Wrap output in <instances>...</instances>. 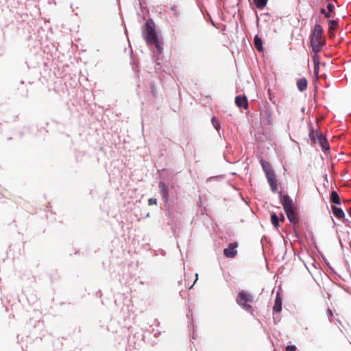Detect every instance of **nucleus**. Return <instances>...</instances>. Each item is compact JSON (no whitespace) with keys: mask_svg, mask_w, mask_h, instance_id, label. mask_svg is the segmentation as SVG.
I'll use <instances>...</instances> for the list:
<instances>
[{"mask_svg":"<svg viewBox=\"0 0 351 351\" xmlns=\"http://www.w3.org/2000/svg\"><path fill=\"white\" fill-rule=\"evenodd\" d=\"M278 196L288 220L291 223L295 225L298 223L299 219L296 208L293 204L292 199L287 194L283 195L281 191L278 192Z\"/></svg>","mask_w":351,"mask_h":351,"instance_id":"nucleus-1","label":"nucleus"},{"mask_svg":"<svg viewBox=\"0 0 351 351\" xmlns=\"http://www.w3.org/2000/svg\"><path fill=\"white\" fill-rule=\"evenodd\" d=\"M143 36L147 44H160V39L156 31L155 24L152 19L146 22L145 29L143 31Z\"/></svg>","mask_w":351,"mask_h":351,"instance_id":"nucleus-2","label":"nucleus"},{"mask_svg":"<svg viewBox=\"0 0 351 351\" xmlns=\"http://www.w3.org/2000/svg\"><path fill=\"white\" fill-rule=\"evenodd\" d=\"M316 136H315L314 129L310 127L309 138L313 144H315L317 141L324 152L330 150V145L326 138L323 135L320 130H316Z\"/></svg>","mask_w":351,"mask_h":351,"instance_id":"nucleus-3","label":"nucleus"},{"mask_svg":"<svg viewBox=\"0 0 351 351\" xmlns=\"http://www.w3.org/2000/svg\"><path fill=\"white\" fill-rule=\"evenodd\" d=\"M254 302L253 297L251 294L245 291H241L237 295V302L243 307L246 311L252 313L253 308L250 303Z\"/></svg>","mask_w":351,"mask_h":351,"instance_id":"nucleus-4","label":"nucleus"},{"mask_svg":"<svg viewBox=\"0 0 351 351\" xmlns=\"http://www.w3.org/2000/svg\"><path fill=\"white\" fill-rule=\"evenodd\" d=\"M325 42L323 28L319 24L316 23L311 36V44H325Z\"/></svg>","mask_w":351,"mask_h":351,"instance_id":"nucleus-5","label":"nucleus"},{"mask_svg":"<svg viewBox=\"0 0 351 351\" xmlns=\"http://www.w3.org/2000/svg\"><path fill=\"white\" fill-rule=\"evenodd\" d=\"M158 187L160 189V193L162 196L165 206H167L169 202V187L162 181L159 182Z\"/></svg>","mask_w":351,"mask_h":351,"instance_id":"nucleus-6","label":"nucleus"},{"mask_svg":"<svg viewBox=\"0 0 351 351\" xmlns=\"http://www.w3.org/2000/svg\"><path fill=\"white\" fill-rule=\"evenodd\" d=\"M238 243L237 242L231 243L227 248L223 250V254L227 258H234L237 254Z\"/></svg>","mask_w":351,"mask_h":351,"instance_id":"nucleus-7","label":"nucleus"},{"mask_svg":"<svg viewBox=\"0 0 351 351\" xmlns=\"http://www.w3.org/2000/svg\"><path fill=\"white\" fill-rule=\"evenodd\" d=\"M235 104L239 108H243L247 109L248 108V101L246 96L237 95L235 97Z\"/></svg>","mask_w":351,"mask_h":351,"instance_id":"nucleus-8","label":"nucleus"},{"mask_svg":"<svg viewBox=\"0 0 351 351\" xmlns=\"http://www.w3.org/2000/svg\"><path fill=\"white\" fill-rule=\"evenodd\" d=\"M282 310V299L280 293L278 292L275 298L274 305L273 306V311L274 313H280Z\"/></svg>","mask_w":351,"mask_h":351,"instance_id":"nucleus-9","label":"nucleus"},{"mask_svg":"<svg viewBox=\"0 0 351 351\" xmlns=\"http://www.w3.org/2000/svg\"><path fill=\"white\" fill-rule=\"evenodd\" d=\"M331 208H332V211L333 215L337 219H340L344 218L345 213H344L343 210L341 208H338L336 206H332L331 207Z\"/></svg>","mask_w":351,"mask_h":351,"instance_id":"nucleus-10","label":"nucleus"},{"mask_svg":"<svg viewBox=\"0 0 351 351\" xmlns=\"http://www.w3.org/2000/svg\"><path fill=\"white\" fill-rule=\"evenodd\" d=\"M330 201L335 204V205H340L341 204V199L338 194V193L336 191H332L330 193Z\"/></svg>","mask_w":351,"mask_h":351,"instance_id":"nucleus-11","label":"nucleus"},{"mask_svg":"<svg viewBox=\"0 0 351 351\" xmlns=\"http://www.w3.org/2000/svg\"><path fill=\"white\" fill-rule=\"evenodd\" d=\"M308 82L306 78H301L297 82V87L300 92H303L307 88Z\"/></svg>","mask_w":351,"mask_h":351,"instance_id":"nucleus-12","label":"nucleus"},{"mask_svg":"<svg viewBox=\"0 0 351 351\" xmlns=\"http://www.w3.org/2000/svg\"><path fill=\"white\" fill-rule=\"evenodd\" d=\"M260 162H261V165L262 166L263 170L264 171L265 173L273 170L271 169V165L269 164V162H268L265 160H261Z\"/></svg>","mask_w":351,"mask_h":351,"instance_id":"nucleus-13","label":"nucleus"},{"mask_svg":"<svg viewBox=\"0 0 351 351\" xmlns=\"http://www.w3.org/2000/svg\"><path fill=\"white\" fill-rule=\"evenodd\" d=\"M279 221L280 219L278 215L275 213H273L271 215V222L276 228H278L280 226Z\"/></svg>","mask_w":351,"mask_h":351,"instance_id":"nucleus-14","label":"nucleus"},{"mask_svg":"<svg viewBox=\"0 0 351 351\" xmlns=\"http://www.w3.org/2000/svg\"><path fill=\"white\" fill-rule=\"evenodd\" d=\"M267 0H254V3L258 9H263L265 7Z\"/></svg>","mask_w":351,"mask_h":351,"instance_id":"nucleus-15","label":"nucleus"},{"mask_svg":"<svg viewBox=\"0 0 351 351\" xmlns=\"http://www.w3.org/2000/svg\"><path fill=\"white\" fill-rule=\"evenodd\" d=\"M338 27V23L337 21L331 20L328 22V31L330 34L332 31L335 30Z\"/></svg>","mask_w":351,"mask_h":351,"instance_id":"nucleus-16","label":"nucleus"},{"mask_svg":"<svg viewBox=\"0 0 351 351\" xmlns=\"http://www.w3.org/2000/svg\"><path fill=\"white\" fill-rule=\"evenodd\" d=\"M268 183L270 186L271 191L275 193L277 191L278 188L277 180L270 179V180L268 181Z\"/></svg>","mask_w":351,"mask_h":351,"instance_id":"nucleus-17","label":"nucleus"},{"mask_svg":"<svg viewBox=\"0 0 351 351\" xmlns=\"http://www.w3.org/2000/svg\"><path fill=\"white\" fill-rule=\"evenodd\" d=\"M211 122H212V124L213 125V127L217 130V131H219V130L221 129V125H220V123H219V121H217L215 119V117H212L211 119Z\"/></svg>","mask_w":351,"mask_h":351,"instance_id":"nucleus-18","label":"nucleus"},{"mask_svg":"<svg viewBox=\"0 0 351 351\" xmlns=\"http://www.w3.org/2000/svg\"><path fill=\"white\" fill-rule=\"evenodd\" d=\"M265 176L267 179V181L270 180V179L276 180L275 173L273 170H271V171L267 172L265 173Z\"/></svg>","mask_w":351,"mask_h":351,"instance_id":"nucleus-19","label":"nucleus"},{"mask_svg":"<svg viewBox=\"0 0 351 351\" xmlns=\"http://www.w3.org/2000/svg\"><path fill=\"white\" fill-rule=\"evenodd\" d=\"M323 46L324 45H311L313 53L318 54V52L322 50Z\"/></svg>","mask_w":351,"mask_h":351,"instance_id":"nucleus-20","label":"nucleus"},{"mask_svg":"<svg viewBox=\"0 0 351 351\" xmlns=\"http://www.w3.org/2000/svg\"><path fill=\"white\" fill-rule=\"evenodd\" d=\"M149 86H150L151 92H152L153 96L154 97H156L157 91H156V86H155L154 83V82H150L149 83Z\"/></svg>","mask_w":351,"mask_h":351,"instance_id":"nucleus-21","label":"nucleus"},{"mask_svg":"<svg viewBox=\"0 0 351 351\" xmlns=\"http://www.w3.org/2000/svg\"><path fill=\"white\" fill-rule=\"evenodd\" d=\"M314 65L319 64V56L317 53H313L312 56Z\"/></svg>","mask_w":351,"mask_h":351,"instance_id":"nucleus-22","label":"nucleus"},{"mask_svg":"<svg viewBox=\"0 0 351 351\" xmlns=\"http://www.w3.org/2000/svg\"><path fill=\"white\" fill-rule=\"evenodd\" d=\"M319 71V64L314 65L313 73L316 79H318V74Z\"/></svg>","mask_w":351,"mask_h":351,"instance_id":"nucleus-23","label":"nucleus"},{"mask_svg":"<svg viewBox=\"0 0 351 351\" xmlns=\"http://www.w3.org/2000/svg\"><path fill=\"white\" fill-rule=\"evenodd\" d=\"M296 346L294 345H289L286 347L285 351H295Z\"/></svg>","mask_w":351,"mask_h":351,"instance_id":"nucleus-24","label":"nucleus"},{"mask_svg":"<svg viewBox=\"0 0 351 351\" xmlns=\"http://www.w3.org/2000/svg\"><path fill=\"white\" fill-rule=\"evenodd\" d=\"M256 50L259 52L263 53V56H264V45H254Z\"/></svg>","mask_w":351,"mask_h":351,"instance_id":"nucleus-25","label":"nucleus"},{"mask_svg":"<svg viewBox=\"0 0 351 351\" xmlns=\"http://www.w3.org/2000/svg\"><path fill=\"white\" fill-rule=\"evenodd\" d=\"M321 13L324 14V16L326 18H330L331 16L330 12H326L325 9L324 8H322L321 10H320Z\"/></svg>","mask_w":351,"mask_h":351,"instance_id":"nucleus-26","label":"nucleus"},{"mask_svg":"<svg viewBox=\"0 0 351 351\" xmlns=\"http://www.w3.org/2000/svg\"><path fill=\"white\" fill-rule=\"evenodd\" d=\"M267 93H268V95H269V100L273 103V104H275V101L274 100V96L272 95L270 89H268L267 90Z\"/></svg>","mask_w":351,"mask_h":351,"instance_id":"nucleus-27","label":"nucleus"},{"mask_svg":"<svg viewBox=\"0 0 351 351\" xmlns=\"http://www.w3.org/2000/svg\"><path fill=\"white\" fill-rule=\"evenodd\" d=\"M254 44H262V40L258 36H256L254 40Z\"/></svg>","mask_w":351,"mask_h":351,"instance_id":"nucleus-28","label":"nucleus"},{"mask_svg":"<svg viewBox=\"0 0 351 351\" xmlns=\"http://www.w3.org/2000/svg\"><path fill=\"white\" fill-rule=\"evenodd\" d=\"M148 202H149V205H156L157 204V199H154V198H150L149 200H148Z\"/></svg>","mask_w":351,"mask_h":351,"instance_id":"nucleus-29","label":"nucleus"},{"mask_svg":"<svg viewBox=\"0 0 351 351\" xmlns=\"http://www.w3.org/2000/svg\"><path fill=\"white\" fill-rule=\"evenodd\" d=\"M335 6L332 3H328L327 5V9L328 10L329 12H332L334 10Z\"/></svg>","mask_w":351,"mask_h":351,"instance_id":"nucleus-30","label":"nucleus"},{"mask_svg":"<svg viewBox=\"0 0 351 351\" xmlns=\"http://www.w3.org/2000/svg\"><path fill=\"white\" fill-rule=\"evenodd\" d=\"M157 51L160 53L162 51V45H155Z\"/></svg>","mask_w":351,"mask_h":351,"instance_id":"nucleus-31","label":"nucleus"},{"mask_svg":"<svg viewBox=\"0 0 351 351\" xmlns=\"http://www.w3.org/2000/svg\"><path fill=\"white\" fill-rule=\"evenodd\" d=\"M327 314H328V317H332V315H333L332 311V310H331V309H330V308H328V309L327 310Z\"/></svg>","mask_w":351,"mask_h":351,"instance_id":"nucleus-32","label":"nucleus"},{"mask_svg":"<svg viewBox=\"0 0 351 351\" xmlns=\"http://www.w3.org/2000/svg\"><path fill=\"white\" fill-rule=\"evenodd\" d=\"M197 279H198V274L196 273V274H195V281H194L193 284L190 287V289H191V288H192V287H193V286L194 285V284L196 282V281L197 280Z\"/></svg>","mask_w":351,"mask_h":351,"instance_id":"nucleus-33","label":"nucleus"},{"mask_svg":"<svg viewBox=\"0 0 351 351\" xmlns=\"http://www.w3.org/2000/svg\"><path fill=\"white\" fill-rule=\"evenodd\" d=\"M281 221H285V217L283 214H280V219H279Z\"/></svg>","mask_w":351,"mask_h":351,"instance_id":"nucleus-34","label":"nucleus"},{"mask_svg":"<svg viewBox=\"0 0 351 351\" xmlns=\"http://www.w3.org/2000/svg\"><path fill=\"white\" fill-rule=\"evenodd\" d=\"M268 121L269 123H271V115L269 112H268Z\"/></svg>","mask_w":351,"mask_h":351,"instance_id":"nucleus-35","label":"nucleus"},{"mask_svg":"<svg viewBox=\"0 0 351 351\" xmlns=\"http://www.w3.org/2000/svg\"><path fill=\"white\" fill-rule=\"evenodd\" d=\"M348 213L349 216L351 217V209H348Z\"/></svg>","mask_w":351,"mask_h":351,"instance_id":"nucleus-36","label":"nucleus"},{"mask_svg":"<svg viewBox=\"0 0 351 351\" xmlns=\"http://www.w3.org/2000/svg\"><path fill=\"white\" fill-rule=\"evenodd\" d=\"M155 69H156V71H157V70H159V69H160V68H159V67H156V66H155Z\"/></svg>","mask_w":351,"mask_h":351,"instance_id":"nucleus-37","label":"nucleus"},{"mask_svg":"<svg viewBox=\"0 0 351 351\" xmlns=\"http://www.w3.org/2000/svg\"><path fill=\"white\" fill-rule=\"evenodd\" d=\"M129 47L131 48V45H129ZM131 52H132V49H130Z\"/></svg>","mask_w":351,"mask_h":351,"instance_id":"nucleus-38","label":"nucleus"}]
</instances>
